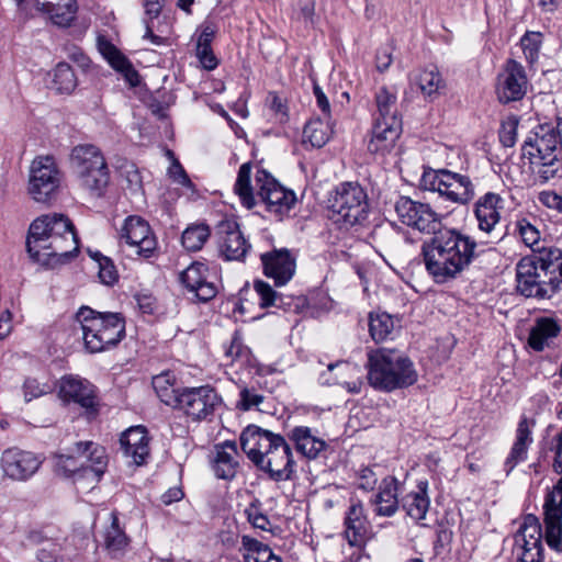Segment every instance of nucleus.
I'll use <instances>...</instances> for the list:
<instances>
[{
	"instance_id": "f257e3e1",
	"label": "nucleus",
	"mask_w": 562,
	"mask_h": 562,
	"mask_svg": "<svg viewBox=\"0 0 562 562\" xmlns=\"http://www.w3.org/2000/svg\"><path fill=\"white\" fill-rule=\"evenodd\" d=\"M400 221L431 237L422 245L426 271L437 284L459 278L477 259V241L457 228L442 224V217L427 203L400 196L395 202Z\"/></svg>"
},
{
	"instance_id": "f03ea898",
	"label": "nucleus",
	"mask_w": 562,
	"mask_h": 562,
	"mask_svg": "<svg viewBox=\"0 0 562 562\" xmlns=\"http://www.w3.org/2000/svg\"><path fill=\"white\" fill-rule=\"evenodd\" d=\"M26 252L44 267L64 265L79 252V237L71 220L61 213L38 216L29 227Z\"/></svg>"
},
{
	"instance_id": "7ed1b4c3",
	"label": "nucleus",
	"mask_w": 562,
	"mask_h": 562,
	"mask_svg": "<svg viewBox=\"0 0 562 562\" xmlns=\"http://www.w3.org/2000/svg\"><path fill=\"white\" fill-rule=\"evenodd\" d=\"M516 291L525 297L549 300L562 291V249L544 247L516 265Z\"/></svg>"
},
{
	"instance_id": "20e7f679",
	"label": "nucleus",
	"mask_w": 562,
	"mask_h": 562,
	"mask_svg": "<svg viewBox=\"0 0 562 562\" xmlns=\"http://www.w3.org/2000/svg\"><path fill=\"white\" fill-rule=\"evenodd\" d=\"M562 117L535 126L521 145V157L530 171L547 182L562 171Z\"/></svg>"
},
{
	"instance_id": "39448f33",
	"label": "nucleus",
	"mask_w": 562,
	"mask_h": 562,
	"mask_svg": "<svg viewBox=\"0 0 562 562\" xmlns=\"http://www.w3.org/2000/svg\"><path fill=\"white\" fill-rule=\"evenodd\" d=\"M368 382L376 391L393 392L417 382L413 361L394 349H378L368 353Z\"/></svg>"
},
{
	"instance_id": "423d86ee",
	"label": "nucleus",
	"mask_w": 562,
	"mask_h": 562,
	"mask_svg": "<svg viewBox=\"0 0 562 562\" xmlns=\"http://www.w3.org/2000/svg\"><path fill=\"white\" fill-rule=\"evenodd\" d=\"M76 317L81 325L85 347L90 353L113 349L126 336V322L122 313L81 306Z\"/></svg>"
},
{
	"instance_id": "0eeeda50",
	"label": "nucleus",
	"mask_w": 562,
	"mask_h": 562,
	"mask_svg": "<svg viewBox=\"0 0 562 562\" xmlns=\"http://www.w3.org/2000/svg\"><path fill=\"white\" fill-rule=\"evenodd\" d=\"M420 187L458 204H467L475 195V187L470 177L448 169L425 170Z\"/></svg>"
},
{
	"instance_id": "6e6552de",
	"label": "nucleus",
	"mask_w": 562,
	"mask_h": 562,
	"mask_svg": "<svg viewBox=\"0 0 562 562\" xmlns=\"http://www.w3.org/2000/svg\"><path fill=\"white\" fill-rule=\"evenodd\" d=\"M328 207L348 225L359 224L368 216V194L358 182H342L328 200Z\"/></svg>"
},
{
	"instance_id": "1a4fd4ad",
	"label": "nucleus",
	"mask_w": 562,
	"mask_h": 562,
	"mask_svg": "<svg viewBox=\"0 0 562 562\" xmlns=\"http://www.w3.org/2000/svg\"><path fill=\"white\" fill-rule=\"evenodd\" d=\"M257 203L260 202L270 214L282 221L296 203L294 191L285 189L267 170L259 169L256 173Z\"/></svg>"
},
{
	"instance_id": "9d476101",
	"label": "nucleus",
	"mask_w": 562,
	"mask_h": 562,
	"mask_svg": "<svg viewBox=\"0 0 562 562\" xmlns=\"http://www.w3.org/2000/svg\"><path fill=\"white\" fill-rule=\"evenodd\" d=\"M222 404L216 390L209 385L182 387L175 409L181 411L193 422L210 420L215 409Z\"/></svg>"
},
{
	"instance_id": "9b49d317",
	"label": "nucleus",
	"mask_w": 562,
	"mask_h": 562,
	"mask_svg": "<svg viewBox=\"0 0 562 562\" xmlns=\"http://www.w3.org/2000/svg\"><path fill=\"white\" fill-rule=\"evenodd\" d=\"M60 186V172L50 156L33 160L30 169L29 193L38 203H49Z\"/></svg>"
},
{
	"instance_id": "f8f14e48",
	"label": "nucleus",
	"mask_w": 562,
	"mask_h": 562,
	"mask_svg": "<svg viewBox=\"0 0 562 562\" xmlns=\"http://www.w3.org/2000/svg\"><path fill=\"white\" fill-rule=\"evenodd\" d=\"M527 88L525 67L515 59H507L496 78L495 93L499 103L520 101L526 95Z\"/></svg>"
},
{
	"instance_id": "ddd939ff",
	"label": "nucleus",
	"mask_w": 562,
	"mask_h": 562,
	"mask_svg": "<svg viewBox=\"0 0 562 562\" xmlns=\"http://www.w3.org/2000/svg\"><path fill=\"white\" fill-rule=\"evenodd\" d=\"M43 458L32 451L16 447L5 449L0 458L3 477L14 482H26L40 470Z\"/></svg>"
},
{
	"instance_id": "4468645a",
	"label": "nucleus",
	"mask_w": 562,
	"mask_h": 562,
	"mask_svg": "<svg viewBox=\"0 0 562 562\" xmlns=\"http://www.w3.org/2000/svg\"><path fill=\"white\" fill-rule=\"evenodd\" d=\"M259 464L256 468L268 474L273 482L291 481L296 474V462L293 457L292 448L284 438L266 459L260 454L257 458Z\"/></svg>"
},
{
	"instance_id": "2eb2a0df",
	"label": "nucleus",
	"mask_w": 562,
	"mask_h": 562,
	"mask_svg": "<svg viewBox=\"0 0 562 562\" xmlns=\"http://www.w3.org/2000/svg\"><path fill=\"white\" fill-rule=\"evenodd\" d=\"M283 439L282 435L254 424L245 427L239 436L240 448L255 467L259 464L258 456L261 454L266 459V456L282 443Z\"/></svg>"
},
{
	"instance_id": "dca6fc26",
	"label": "nucleus",
	"mask_w": 562,
	"mask_h": 562,
	"mask_svg": "<svg viewBox=\"0 0 562 562\" xmlns=\"http://www.w3.org/2000/svg\"><path fill=\"white\" fill-rule=\"evenodd\" d=\"M121 239L134 248L137 256L148 259L157 250V239L149 224L137 215L128 216L121 231Z\"/></svg>"
},
{
	"instance_id": "f3484780",
	"label": "nucleus",
	"mask_w": 562,
	"mask_h": 562,
	"mask_svg": "<svg viewBox=\"0 0 562 562\" xmlns=\"http://www.w3.org/2000/svg\"><path fill=\"white\" fill-rule=\"evenodd\" d=\"M179 282L187 293L191 294L193 302L206 303L213 300L217 292V285L209 281V267L200 261L189 265L180 274Z\"/></svg>"
},
{
	"instance_id": "a211bd4d",
	"label": "nucleus",
	"mask_w": 562,
	"mask_h": 562,
	"mask_svg": "<svg viewBox=\"0 0 562 562\" xmlns=\"http://www.w3.org/2000/svg\"><path fill=\"white\" fill-rule=\"evenodd\" d=\"M59 396L65 402L80 405L89 417H94L98 414L95 386L87 379L75 375L63 376L59 384Z\"/></svg>"
},
{
	"instance_id": "6ab92c4d",
	"label": "nucleus",
	"mask_w": 562,
	"mask_h": 562,
	"mask_svg": "<svg viewBox=\"0 0 562 562\" xmlns=\"http://www.w3.org/2000/svg\"><path fill=\"white\" fill-rule=\"evenodd\" d=\"M263 274L273 280L276 286L286 284L296 270V257L288 248H273L260 255Z\"/></svg>"
},
{
	"instance_id": "aec40b11",
	"label": "nucleus",
	"mask_w": 562,
	"mask_h": 562,
	"mask_svg": "<svg viewBox=\"0 0 562 562\" xmlns=\"http://www.w3.org/2000/svg\"><path fill=\"white\" fill-rule=\"evenodd\" d=\"M222 236L220 241L221 255L226 260L244 261L251 245L246 240L235 220H223L217 226Z\"/></svg>"
},
{
	"instance_id": "412c9836",
	"label": "nucleus",
	"mask_w": 562,
	"mask_h": 562,
	"mask_svg": "<svg viewBox=\"0 0 562 562\" xmlns=\"http://www.w3.org/2000/svg\"><path fill=\"white\" fill-rule=\"evenodd\" d=\"M344 535L351 547L363 548L370 539L371 524L361 501L351 502L344 518Z\"/></svg>"
},
{
	"instance_id": "4be33fe9",
	"label": "nucleus",
	"mask_w": 562,
	"mask_h": 562,
	"mask_svg": "<svg viewBox=\"0 0 562 562\" xmlns=\"http://www.w3.org/2000/svg\"><path fill=\"white\" fill-rule=\"evenodd\" d=\"M400 484V481L393 475L382 479L378 493L370 499L375 516L392 517L396 514L401 506V499H398Z\"/></svg>"
},
{
	"instance_id": "5701e85b",
	"label": "nucleus",
	"mask_w": 562,
	"mask_h": 562,
	"mask_svg": "<svg viewBox=\"0 0 562 562\" xmlns=\"http://www.w3.org/2000/svg\"><path fill=\"white\" fill-rule=\"evenodd\" d=\"M402 133V121H373L368 150L371 154L385 155L390 153Z\"/></svg>"
},
{
	"instance_id": "b1692460",
	"label": "nucleus",
	"mask_w": 562,
	"mask_h": 562,
	"mask_svg": "<svg viewBox=\"0 0 562 562\" xmlns=\"http://www.w3.org/2000/svg\"><path fill=\"white\" fill-rule=\"evenodd\" d=\"M120 447L123 456L142 465L149 456V438L144 426H133L121 434Z\"/></svg>"
},
{
	"instance_id": "393cba45",
	"label": "nucleus",
	"mask_w": 562,
	"mask_h": 562,
	"mask_svg": "<svg viewBox=\"0 0 562 562\" xmlns=\"http://www.w3.org/2000/svg\"><path fill=\"white\" fill-rule=\"evenodd\" d=\"M536 425L535 419H529L527 416H521L517 429L516 438L504 462V470L508 475L520 462L527 459L529 446L532 443V428Z\"/></svg>"
},
{
	"instance_id": "a878e982",
	"label": "nucleus",
	"mask_w": 562,
	"mask_h": 562,
	"mask_svg": "<svg viewBox=\"0 0 562 562\" xmlns=\"http://www.w3.org/2000/svg\"><path fill=\"white\" fill-rule=\"evenodd\" d=\"M98 50L106 59L110 66L121 72L125 80L132 86L139 85V75L130 59L105 36L100 35L97 41Z\"/></svg>"
},
{
	"instance_id": "bb28decb",
	"label": "nucleus",
	"mask_w": 562,
	"mask_h": 562,
	"mask_svg": "<svg viewBox=\"0 0 562 562\" xmlns=\"http://www.w3.org/2000/svg\"><path fill=\"white\" fill-rule=\"evenodd\" d=\"M289 441L296 452L308 460H315L328 445L307 426H295L288 432Z\"/></svg>"
},
{
	"instance_id": "cd10ccee",
	"label": "nucleus",
	"mask_w": 562,
	"mask_h": 562,
	"mask_svg": "<svg viewBox=\"0 0 562 562\" xmlns=\"http://www.w3.org/2000/svg\"><path fill=\"white\" fill-rule=\"evenodd\" d=\"M215 451L216 456L213 464L215 476L221 480H233L239 468L236 441L225 440L215 446Z\"/></svg>"
},
{
	"instance_id": "c85d7f7f",
	"label": "nucleus",
	"mask_w": 562,
	"mask_h": 562,
	"mask_svg": "<svg viewBox=\"0 0 562 562\" xmlns=\"http://www.w3.org/2000/svg\"><path fill=\"white\" fill-rule=\"evenodd\" d=\"M502 203L501 195L494 192H487L476 201L474 214L482 232L491 233L499 222Z\"/></svg>"
},
{
	"instance_id": "c756f323",
	"label": "nucleus",
	"mask_w": 562,
	"mask_h": 562,
	"mask_svg": "<svg viewBox=\"0 0 562 562\" xmlns=\"http://www.w3.org/2000/svg\"><path fill=\"white\" fill-rule=\"evenodd\" d=\"M35 8L58 26H69L77 12L76 0H35Z\"/></svg>"
},
{
	"instance_id": "7c9ffc66",
	"label": "nucleus",
	"mask_w": 562,
	"mask_h": 562,
	"mask_svg": "<svg viewBox=\"0 0 562 562\" xmlns=\"http://www.w3.org/2000/svg\"><path fill=\"white\" fill-rule=\"evenodd\" d=\"M70 168L74 175L81 173L106 162L99 147L92 144H79L71 149Z\"/></svg>"
},
{
	"instance_id": "2f4dec72",
	"label": "nucleus",
	"mask_w": 562,
	"mask_h": 562,
	"mask_svg": "<svg viewBox=\"0 0 562 562\" xmlns=\"http://www.w3.org/2000/svg\"><path fill=\"white\" fill-rule=\"evenodd\" d=\"M427 491L428 482L423 480L417 483L416 491H412L401 498L400 507L415 521H420L426 518L430 505Z\"/></svg>"
},
{
	"instance_id": "473e14b6",
	"label": "nucleus",
	"mask_w": 562,
	"mask_h": 562,
	"mask_svg": "<svg viewBox=\"0 0 562 562\" xmlns=\"http://www.w3.org/2000/svg\"><path fill=\"white\" fill-rule=\"evenodd\" d=\"M75 177L80 188L88 191L94 198L103 196L110 183V170L106 162L78 173Z\"/></svg>"
},
{
	"instance_id": "72a5a7b5",
	"label": "nucleus",
	"mask_w": 562,
	"mask_h": 562,
	"mask_svg": "<svg viewBox=\"0 0 562 562\" xmlns=\"http://www.w3.org/2000/svg\"><path fill=\"white\" fill-rule=\"evenodd\" d=\"M560 331L561 327L555 319L539 317L530 329L528 345L535 351H542L549 347L550 340L558 337Z\"/></svg>"
},
{
	"instance_id": "f704fd0d",
	"label": "nucleus",
	"mask_w": 562,
	"mask_h": 562,
	"mask_svg": "<svg viewBox=\"0 0 562 562\" xmlns=\"http://www.w3.org/2000/svg\"><path fill=\"white\" fill-rule=\"evenodd\" d=\"M72 452L78 457L85 458L90 463V470L98 479L103 475L108 465V456L104 447L93 441H78L75 443Z\"/></svg>"
},
{
	"instance_id": "c9c22d12",
	"label": "nucleus",
	"mask_w": 562,
	"mask_h": 562,
	"mask_svg": "<svg viewBox=\"0 0 562 562\" xmlns=\"http://www.w3.org/2000/svg\"><path fill=\"white\" fill-rule=\"evenodd\" d=\"M110 526H108L103 532V543L112 558H119L125 553L130 544V539L125 531L120 527L119 514L116 510H113L110 514Z\"/></svg>"
},
{
	"instance_id": "e433bc0d",
	"label": "nucleus",
	"mask_w": 562,
	"mask_h": 562,
	"mask_svg": "<svg viewBox=\"0 0 562 562\" xmlns=\"http://www.w3.org/2000/svg\"><path fill=\"white\" fill-rule=\"evenodd\" d=\"M374 100L376 111L373 114V121H402L397 110V95L395 91L383 86L375 92Z\"/></svg>"
},
{
	"instance_id": "4c0bfd02",
	"label": "nucleus",
	"mask_w": 562,
	"mask_h": 562,
	"mask_svg": "<svg viewBox=\"0 0 562 562\" xmlns=\"http://www.w3.org/2000/svg\"><path fill=\"white\" fill-rule=\"evenodd\" d=\"M515 544L543 546V532L539 518L533 514H527L514 535Z\"/></svg>"
},
{
	"instance_id": "58836bf2",
	"label": "nucleus",
	"mask_w": 562,
	"mask_h": 562,
	"mask_svg": "<svg viewBox=\"0 0 562 562\" xmlns=\"http://www.w3.org/2000/svg\"><path fill=\"white\" fill-rule=\"evenodd\" d=\"M176 374L172 371H164L153 378V387L159 400L172 408L175 407L182 387L176 386Z\"/></svg>"
},
{
	"instance_id": "ea45409f",
	"label": "nucleus",
	"mask_w": 562,
	"mask_h": 562,
	"mask_svg": "<svg viewBox=\"0 0 562 562\" xmlns=\"http://www.w3.org/2000/svg\"><path fill=\"white\" fill-rule=\"evenodd\" d=\"M251 168V162L243 164L239 167L234 186V192L238 195L241 204L248 210L257 204L256 194L254 193L250 181Z\"/></svg>"
},
{
	"instance_id": "a19ab883",
	"label": "nucleus",
	"mask_w": 562,
	"mask_h": 562,
	"mask_svg": "<svg viewBox=\"0 0 562 562\" xmlns=\"http://www.w3.org/2000/svg\"><path fill=\"white\" fill-rule=\"evenodd\" d=\"M211 236V228L205 223H193L182 233L181 243L188 251H199Z\"/></svg>"
},
{
	"instance_id": "79ce46f5",
	"label": "nucleus",
	"mask_w": 562,
	"mask_h": 562,
	"mask_svg": "<svg viewBox=\"0 0 562 562\" xmlns=\"http://www.w3.org/2000/svg\"><path fill=\"white\" fill-rule=\"evenodd\" d=\"M329 120L314 119L308 121L303 130L304 137L311 143L313 147H323L330 138Z\"/></svg>"
},
{
	"instance_id": "37998d69",
	"label": "nucleus",
	"mask_w": 562,
	"mask_h": 562,
	"mask_svg": "<svg viewBox=\"0 0 562 562\" xmlns=\"http://www.w3.org/2000/svg\"><path fill=\"white\" fill-rule=\"evenodd\" d=\"M394 329L392 316L385 312L369 314V333L375 342L386 340Z\"/></svg>"
},
{
	"instance_id": "c03bdc74",
	"label": "nucleus",
	"mask_w": 562,
	"mask_h": 562,
	"mask_svg": "<svg viewBox=\"0 0 562 562\" xmlns=\"http://www.w3.org/2000/svg\"><path fill=\"white\" fill-rule=\"evenodd\" d=\"M543 520H562V476L546 494Z\"/></svg>"
},
{
	"instance_id": "a18cd8bd",
	"label": "nucleus",
	"mask_w": 562,
	"mask_h": 562,
	"mask_svg": "<svg viewBox=\"0 0 562 562\" xmlns=\"http://www.w3.org/2000/svg\"><path fill=\"white\" fill-rule=\"evenodd\" d=\"M53 86L60 93H70L75 90L77 87V77L69 64H57L54 69Z\"/></svg>"
},
{
	"instance_id": "49530a36",
	"label": "nucleus",
	"mask_w": 562,
	"mask_h": 562,
	"mask_svg": "<svg viewBox=\"0 0 562 562\" xmlns=\"http://www.w3.org/2000/svg\"><path fill=\"white\" fill-rule=\"evenodd\" d=\"M416 82L420 91L427 97L438 94L439 90L445 87L443 79L436 67L422 70Z\"/></svg>"
},
{
	"instance_id": "de8ad7c7",
	"label": "nucleus",
	"mask_w": 562,
	"mask_h": 562,
	"mask_svg": "<svg viewBox=\"0 0 562 562\" xmlns=\"http://www.w3.org/2000/svg\"><path fill=\"white\" fill-rule=\"evenodd\" d=\"M543 539L557 553H562V520H543Z\"/></svg>"
},
{
	"instance_id": "09e8293b",
	"label": "nucleus",
	"mask_w": 562,
	"mask_h": 562,
	"mask_svg": "<svg viewBox=\"0 0 562 562\" xmlns=\"http://www.w3.org/2000/svg\"><path fill=\"white\" fill-rule=\"evenodd\" d=\"M277 308L285 313L301 314L308 307L307 299L304 295H284L279 294Z\"/></svg>"
},
{
	"instance_id": "8fccbe9b",
	"label": "nucleus",
	"mask_w": 562,
	"mask_h": 562,
	"mask_svg": "<svg viewBox=\"0 0 562 562\" xmlns=\"http://www.w3.org/2000/svg\"><path fill=\"white\" fill-rule=\"evenodd\" d=\"M254 289L259 297V306L261 308L276 307L280 293L273 290L268 282L256 280Z\"/></svg>"
},
{
	"instance_id": "3c124183",
	"label": "nucleus",
	"mask_w": 562,
	"mask_h": 562,
	"mask_svg": "<svg viewBox=\"0 0 562 562\" xmlns=\"http://www.w3.org/2000/svg\"><path fill=\"white\" fill-rule=\"evenodd\" d=\"M245 515L247 520L258 529L263 531L269 530L270 520L266 514L261 510V503L259 499L255 498L249 506L245 509Z\"/></svg>"
},
{
	"instance_id": "603ef678",
	"label": "nucleus",
	"mask_w": 562,
	"mask_h": 562,
	"mask_svg": "<svg viewBox=\"0 0 562 562\" xmlns=\"http://www.w3.org/2000/svg\"><path fill=\"white\" fill-rule=\"evenodd\" d=\"M81 468H85V463L79 462L75 456L60 454L56 458L55 472L64 477H70Z\"/></svg>"
},
{
	"instance_id": "864d4df0",
	"label": "nucleus",
	"mask_w": 562,
	"mask_h": 562,
	"mask_svg": "<svg viewBox=\"0 0 562 562\" xmlns=\"http://www.w3.org/2000/svg\"><path fill=\"white\" fill-rule=\"evenodd\" d=\"M514 551L516 552L517 562H543L544 561V547L543 546H524L515 544Z\"/></svg>"
},
{
	"instance_id": "5fc2aeb1",
	"label": "nucleus",
	"mask_w": 562,
	"mask_h": 562,
	"mask_svg": "<svg viewBox=\"0 0 562 562\" xmlns=\"http://www.w3.org/2000/svg\"><path fill=\"white\" fill-rule=\"evenodd\" d=\"M540 33L527 32L520 40L526 59L530 63L538 58L541 46Z\"/></svg>"
},
{
	"instance_id": "6e6d98bb",
	"label": "nucleus",
	"mask_w": 562,
	"mask_h": 562,
	"mask_svg": "<svg viewBox=\"0 0 562 562\" xmlns=\"http://www.w3.org/2000/svg\"><path fill=\"white\" fill-rule=\"evenodd\" d=\"M263 395L257 393L255 389L244 386L239 391V400L236 404L237 408L244 412L258 407L263 402Z\"/></svg>"
},
{
	"instance_id": "4d7b16f0",
	"label": "nucleus",
	"mask_w": 562,
	"mask_h": 562,
	"mask_svg": "<svg viewBox=\"0 0 562 562\" xmlns=\"http://www.w3.org/2000/svg\"><path fill=\"white\" fill-rule=\"evenodd\" d=\"M518 119L509 117L503 122L498 132V138L504 147H513L516 144Z\"/></svg>"
},
{
	"instance_id": "13d9d810",
	"label": "nucleus",
	"mask_w": 562,
	"mask_h": 562,
	"mask_svg": "<svg viewBox=\"0 0 562 562\" xmlns=\"http://www.w3.org/2000/svg\"><path fill=\"white\" fill-rule=\"evenodd\" d=\"M516 232H518L525 245L532 247L538 244L540 233L527 218H520L516 222Z\"/></svg>"
},
{
	"instance_id": "bf43d9fd",
	"label": "nucleus",
	"mask_w": 562,
	"mask_h": 562,
	"mask_svg": "<svg viewBox=\"0 0 562 562\" xmlns=\"http://www.w3.org/2000/svg\"><path fill=\"white\" fill-rule=\"evenodd\" d=\"M100 256V262H99V278L101 282L105 285H113L119 280V273L117 270L113 263V261L103 255Z\"/></svg>"
},
{
	"instance_id": "052dcab7",
	"label": "nucleus",
	"mask_w": 562,
	"mask_h": 562,
	"mask_svg": "<svg viewBox=\"0 0 562 562\" xmlns=\"http://www.w3.org/2000/svg\"><path fill=\"white\" fill-rule=\"evenodd\" d=\"M348 370L349 363L346 361H337L335 363H329L327 366V370L324 371L319 375V381L324 385H334V384H340L341 383V374H335L333 375L334 370Z\"/></svg>"
},
{
	"instance_id": "680f3d73",
	"label": "nucleus",
	"mask_w": 562,
	"mask_h": 562,
	"mask_svg": "<svg viewBox=\"0 0 562 562\" xmlns=\"http://www.w3.org/2000/svg\"><path fill=\"white\" fill-rule=\"evenodd\" d=\"M48 385L41 384L36 379L27 378L23 384V393L25 402H31L47 393Z\"/></svg>"
},
{
	"instance_id": "e2e57ef3",
	"label": "nucleus",
	"mask_w": 562,
	"mask_h": 562,
	"mask_svg": "<svg viewBox=\"0 0 562 562\" xmlns=\"http://www.w3.org/2000/svg\"><path fill=\"white\" fill-rule=\"evenodd\" d=\"M249 353V349L244 346L241 336L238 331H235L232 336L231 344L228 348L225 350L226 357L231 358L232 361L245 357Z\"/></svg>"
},
{
	"instance_id": "0e129e2a",
	"label": "nucleus",
	"mask_w": 562,
	"mask_h": 562,
	"mask_svg": "<svg viewBox=\"0 0 562 562\" xmlns=\"http://www.w3.org/2000/svg\"><path fill=\"white\" fill-rule=\"evenodd\" d=\"M357 477L359 480L358 487L368 492L372 491L378 483V476L371 467L359 469Z\"/></svg>"
},
{
	"instance_id": "69168bd1",
	"label": "nucleus",
	"mask_w": 562,
	"mask_h": 562,
	"mask_svg": "<svg viewBox=\"0 0 562 562\" xmlns=\"http://www.w3.org/2000/svg\"><path fill=\"white\" fill-rule=\"evenodd\" d=\"M139 311L144 314L151 315L157 308L156 297L149 292H138L134 295Z\"/></svg>"
},
{
	"instance_id": "338daca9",
	"label": "nucleus",
	"mask_w": 562,
	"mask_h": 562,
	"mask_svg": "<svg viewBox=\"0 0 562 562\" xmlns=\"http://www.w3.org/2000/svg\"><path fill=\"white\" fill-rule=\"evenodd\" d=\"M168 173L175 182L186 188H191L193 186L184 168L177 159H175L171 166L169 167Z\"/></svg>"
},
{
	"instance_id": "774afa93",
	"label": "nucleus",
	"mask_w": 562,
	"mask_h": 562,
	"mask_svg": "<svg viewBox=\"0 0 562 562\" xmlns=\"http://www.w3.org/2000/svg\"><path fill=\"white\" fill-rule=\"evenodd\" d=\"M540 202L549 209L562 214V195L554 191H544L539 196Z\"/></svg>"
}]
</instances>
